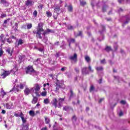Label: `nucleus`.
Returning <instances> with one entry per match:
<instances>
[{"instance_id":"f257e3e1","label":"nucleus","mask_w":130,"mask_h":130,"mask_svg":"<svg viewBox=\"0 0 130 130\" xmlns=\"http://www.w3.org/2000/svg\"><path fill=\"white\" fill-rule=\"evenodd\" d=\"M43 26H44V23L43 22H40L38 24L36 30H33L32 33L36 35V37L38 38L39 39H42V37L41 36L42 32H44V29H43Z\"/></svg>"},{"instance_id":"f03ea898","label":"nucleus","mask_w":130,"mask_h":130,"mask_svg":"<svg viewBox=\"0 0 130 130\" xmlns=\"http://www.w3.org/2000/svg\"><path fill=\"white\" fill-rule=\"evenodd\" d=\"M2 71H3V72L1 74L2 79H6L8 76L11 75V71H6L4 69Z\"/></svg>"},{"instance_id":"7ed1b4c3","label":"nucleus","mask_w":130,"mask_h":130,"mask_svg":"<svg viewBox=\"0 0 130 130\" xmlns=\"http://www.w3.org/2000/svg\"><path fill=\"white\" fill-rule=\"evenodd\" d=\"M25 70H26L25 72L26 75H28L29 73H35V70L33 69V66H28L25 68Z\"/></svg>"},{"instance_id":"20e7f679","label":"nucleus","mask_w":130,"mask_h":130,"mask_svg":"<svg viewBox=\"0 0 130 130\" xmlns=\"http://www.w3.org/2000/svg\"><path fill=\"white\" fill-rule=\"evenodd\" d=\"M70 59L72 60L73 63H76L78 60V55L77 53H74L73 56H71Z\"/></svg>"},{"instance_id":"39448f33","label":"nucleus","mask_w":130,"mask_h":130,"mask_svg":"<svg viewBox=\"0 0 130 130\" xmlns=\"http://www.w3.org/2000/svg\"><path fill=\"white\" fill-rule=\"evenodd\" d=\"M0 4L3 6V7H4V8H8V7L10 6V3L7 0H1Z\"/></svg>"},{"instance_id":"423d86ee","label":"nucleus","mask_w":130,"mask_h":130,"mask_svg":"<svg viewBox=\"0 0 130 130\" xmlns=\"http://www.w3.org/2000/svg\"><path fill=\"white\" fill-rule=\"evenodd\" d=\"M49 33H54V31L52 29L47 28L44 32L42 34V35L45 37V35L49 34Z\"/></svg>"},{"instance_id":"0eeeda50","label":"nucleus","mask_w":130,"mask_h":130,"mask_svg":"<svg viewBox=\"0 0 130 130\" xmlns=\"http://www.w3.org/2000/svg\"><path fill=\"white\" fill-rule=\"evenodd\" d=\"M0 41L3 43V44H5L6 43V38L5 37V35L1 34L0 36Z\"/></svg>"},{"instance_id":"6e6552de","label":"nucleus","mask_w":130,"mask_h":130,"mask_svg":"<svg viewBox=\"0 0 130 130\" xmlns=\"http://www.w3.org/2000/svg\"><path fill=\"white\" fill-rule=\"evenodd\" d=\"M87 67H84L82 68L81 72L82 75H88V74H89V71L87 70Z\"/></svg>"},{"instance_id":"1a4fd4ad","label":"nucleus","mask_w":130,"mask_h":130,"mask_svg":"<svg viewBox=\"0 0 130 130\" xmlns=\"http://www.w3.org/2000/svg\"><path fill=\"white\" fill-rule=\"evenodd\" d=\"M54 10L55 13L58 14L60 11V7L59 5H56L55 6Z\"/></svg>"},{"instance_id":"9d476101","label":"nucleus","mask_w":130,"mask_h":130,"mask_svg":"<svg viewBox=\"0 0 130 130\" xmlns=\"http://www.w3.org/2000/svg\"><path fill=\"white\" fill-rule=\"evenodd\" d=\"M33 99L31 101V103L32 104H36V103H37L38 101V98L35 96H34L33 95H32Z\"/></svg>"},{"instance_id":"9b49d317","label":"nucleus","mask_w":130,"mask_h":130,"mask_svg":"<svg viewBox=\"0 0 130 130\" xmlns=\"http://www.w3.org/2000/svg\"><path fill=\"white\" fill-rule=\"evenodd\" d=\"M31 90H33V88L30 89L28 88H26L24 90V92L25 95H28L29 94H30V93H31Z\"/></svg>"},{"instance_id":"f8f14e48","label":"nucleus","mask_w":130,"mask_h":130,"mask_svg":"<svg viewBox=\"0 0 130 130\" xmlns=\"http://www.w3.org/2000/svg\"><path fill=\"white\" fill-rule=\"evenodd\" d=\"M6 52H7L9 55L12 56L13 55V53H14V50H11L10 48H8L6 50Z\"/></svg>"},{"instance_id":"ddd939ff","label":"nucleus","mask_w":130,"mask_h":130,"mask_svg":"<svg viewBox=\"0 0 130 130\" xmlns=\"http://www.w3.org/2000/svg\"><path fill=\"white\" fill-rule=\"evenodd\" d=\"M52 105L54 106L55 108H56V107H57V99H56V98H54L53 100Z\"/></svg>"},{"instance_id":"4468645a","label":"nucleus","mask_w":130,"mask_h":130,"mask_svg":"<svg viewBox=\"0 0 130 130\" xmlns=\"http://www.w3.org/2000/svg\"><path fill=\"white\" fill-rule=\"evenodd\" d=\"M9 72H11V73H12L13 72H14V73H13V75H16V72H18V67H17L16 66H15L14 68L11 71H9Z\"/></svg>"},{"instance_id":"2eb2a0df","label":"nucleus","mask_w":130,"mask_h":130,"mask_svg":"<svg viewBox=\"0 0 130 130\" xmlns=\"http://www.w3.org/2000/svg\"><path fill=\"white\" fill-rule=\"evenodd\" d=\"M22 129H26L28 130L29 129V123H26V124H22Z\"/></svg>"},{"instance_id":"dca6fc26","label":"nucleus","mask_w":130,"mask_h":130,"mask_svg":"<svg viewBox=\"0 0 130 130\" xmlns=\"http://www.w3.org/2000/svg\"><path fill=\"white\" fill-rule=\"evenodd\" d=\"M6 95H7V92H5L4 89L2 88L1 91V96L2 97V98H4Z\"/></svg>"},{"instance_id":"f3484780","label":"nucleus","mask_w":130,"mask_h":130,"mask_svg":"<svg viewBox=\"0 0 130 130\" xmlns=\"http://www.w3.org/2000/svg\"><path fill=\"white\" fill-rule=\"evenodd\" d=\"M44 118L45 120V123L46 124H49V123H50V119H49V118L47 117V116H45Z\"/></svg>"},{"instance_id":"a211bd4d","label":"nucleus","mask_w":130,"mask_h":130,"mask_svg":"<svg viewBox=\"0 0 130 130\" xmlns=\"http://www.w3.org/2000/svg\"><path fill=\"white\" fill-rule=\"evenodd\" d=\"M67 41L69 43V46L71 47V43H75L74 39H69Z\"/></svg>"},{"instance_id":"6ab92c4d","label":"nucleus","mask_w":130,"mask_h":130,"mask_svg":"<svg viewBox=\"0 0 130 130\" xmlns=\"http://www.w3.org/2000/svg\"><path fill=\"white\" fill-rule=\"evenodd\" d=\"M32 3H33V2H32V1L27 0L25 2V5L27 6H32Z\"/></svg>"},{"instance_id":"aec40b11","label":"nucleus","mask_w":130,"mask_h":130,"mask_svg":"<svg viewBox=\"0 0 130 130\" xmlns=\"http://www.w3.org/2000/svg\"><path fill=\"white\" fill-rule=\"evenodd\" d=\"M35 91H40V85L39 84H35Z\"/></svg>"},{"instance_id":"412c9836","label":"nucleus","mask_w":130,"mask_h":130,"mask_svg":"<svg viewBox=\"0 0 130 130\" xmlns=\"http://www.w3.org/2000/svg\"><path fill=\"white\" fill-rule=\"evenodd\" d=\"M67 10H68V12H73V6L71 5H69L67 7Z\"/></svg>"},{"instance_id":"4be33fe9","label":"nucleus","mask_w":130,"mask_h":130,"mask_svg":"<svg viewBox=\"0 0 130 130\" xmlns=\"http://www.w3.org/2000/svg\"><path fill=\"white\" fill-rule=\"evenodd\" d=\"M85 59L88 63L91 61V58H90L88 55L85 56Z\"/></svg>"},{"instance_id":"5701e85b","label":"nucleus","mask_w":130,"mask_h":130,"mask_svg":"<svg viewBox=\"0 0 130 130\" xmlns=\"http://www.w3.org/2000/svg\"><path fill=\"white\" fill-rule=\"evenodd\" d=\"M29 114L30 116H32V117H34V116H35V112H34V111L33 110H30L29 112Z\"/></svg>"},{"instance_id":"b1692460","label":"nucleus","mask_w":130,"mask_h":130,"mask_svg":"<svg viewBox=\"0 0 130 130\" xmlns=\"http://www.w3.org/2000/svg\"><path fill=\"white\" fill-rule=\"evenodd\" d=\"M46 16L48 18H50L52 16V13L50 12V11H46Z\"/></svg>"},{"instance_id":"393cba45","label":"nucleus","mask_w":130,"mask_h":130,"mask_svg":"<svg viewBox=\"0 0 130 130\" xmlns=\"http://www.w3.org/2000/svg\"><path fill=\"white\" fill-rule=\"evenodd\" d=\"M15 26H13V28H14V31H15V32H17V31H18V23L15 22L14 24Z\"/></svg>"},{"instance_id":"a878e982","label":"nucleus","mask_w":130,"mask_h":130,"mask_svg":"<svg viewBox=\"0 0 130 130\" xmlns=\"http://www.w3.org/2000/svg\"><path fill=\"white\" fill-rule=\"evenodd\" d=\"M13 91L18 92L20 90L18 88H13L12 90L10 91V92H13Z\"/></svg>"},{"instance_id":"bb28decb","label":"nucleus","mask_w":130,"mask_h":130,"mask_svg":"<svg viewBox=\"0 0 130 130\" xmlns=\"http://www.w3.org/2000/svg\"><path fill=\"white\" fill-rule=\"evenodd\" d=\"M22 44H24V42L23 41V40L20 39L18 41V46L22 45Z\"/></svg>"},{"instance_id":"cd10ccee","label":"nucleus","mask_w":130,"mask_h":130,"mask_svg":"<svg viewBox=\"0 0 130 130\" xmlns=\"http://www.w3.org/2000/svg\"><path fill=\"white\" fill-rule=\"evenodd\" d=\"M105 50L107 52H109L110 51H111V50H112L111 47L107 46L105 48Z\"/></svg>"},{"instance_id":"c85d7f7f","label":"nucleus","mask_w":130,"mask_h":130,"mask_svg":"<svg viewBox=\"0 0 130 130\" xmlns=\"http://www.w3.org/2000/svg\"><path fill=\"white\" fill-rule=\"evenodd\" d=\"M23 58H24V57L22 55H19V60L18 61L19 62L21 63L22 61H23Z\"/></svg>"},{"instance_id":"c756f323","label":"nucleus","mask_w":130,"mask_h":130,"mask_svg":"<svg viewBox=\"0 0 130 130\" xmlns=\"http://www.w3.org/2000/svg\"><path fill=\"white\" fill-rule=\"evenodd\" d=\"M21 120L22 122V124H25V123H26V122H27V119L25 118L24 117H22Z\"/></svg>"},{"instance_id":"7c9ffc66","label":"nucleus","mask_w":130,"mask_h":130,"mask_svg":"<svg viewBox=\"0 0 130 130\" xmlns=\"http://www.w3.org/2000/svg\"><path fill=\"white\" fill-rule=\"evenodd\" d=\"M67 27L68 30H73L74 29V27L71 25H67Z\"/></svg>"},{"instance_id":"2f4dec72","label":"nucleus","mask_w":130,"mask_h":130,"mask_svg":"<svg viewBox=\"0 0 130 130\" xmlns=\"http://www.w3.org/2000/svg\"><path fill=\"white\" fill-rule=\"evenodd\" d=\"M41 96H42L43 97H45V96H46V95H47V92L46 91H42L41 93Z\"/></svg>"},{"instance_id":"473e14b6","label":"nucleus","mask_w":130,"mask_h":130,"mask_svg":"<svg viewBox=\"0 0 130 130\" xmlns=\"http://www.w3.org/2000/svg\"><path fill=\"white\" fill-rule=\"evenodd\" d=\"M63 101H64V99H61V98H60L59 99V106H60V104L61 103H62V102H63Z\"/></svg>"},{"instance_id":"72a5a7b5","label":"nucleus","mask_w":130,"mask_h":130,"mask_svg":"<svg viewBox=\"0 0 130 130\" xmlns=\"http://www.w3.org/2000/svg\"><path fill=\"white\" fill-rule=\"evenodd\" d=\"M6 107L7 109H12V106L10 105L9 104H6Z\"/></svg>"},{"instance_id":"f704fd0d","label":"nucleus","mask_w":130,"mask_h":130,"mask_svg":"<svg viewBox=\"0 0 130 130\" xmlns=\"http://www.w3.org/2000/svg\"><path fill=\"white\" fill-rule=\"evenodd\" d=\"M95 69L96 71H103V67H96Z\"/></svg>"},{"instance_id":"c9c22d12","label":"nucleus","mask_w":130,"mask_h":130,"mask_svg":"<svg viewBox=\"0 0 130 130\" xmlns=\"http://www.w3.org/2000/svg\"><path fill=\"white\" fill-rule=\"evenodd\" d=\"M44 103L45 104H48L49 103V100L48 99H46L44 100Z\"/></svg>"},{"instance_id":"e433bc0d","label":"nucleus","mask_w":130,"mask_h":130,"mask_svg":"<svg viewBox=\"0 0 130 130\" xmlns=\"http://www.w3.org/2000/svg\"><path fill=\"white\" fill-rule=\"evenodd\" d=\"M26 25H27V28L28 29H31L32 28V24L28 23V24H26Z\"/></svg>"},{"instance_id":"4c0bfd02","label":"nucleus","mask_w":130,"mask_h":130,"mask_svg":"<svg viewBox=\"0 0 130 130\" xmlns=\"http://www.w3.org/2000/svg\"><path fill=\"white\" fill-rule=\"evenodd\" d=\"M56 86H58L59 87H61V85H60V83H59V81L57 79V81L55 83Z\"/></svg>"},{"instance_id":"58836bf2","label":"nucleus","mask_w":130,"mask_h":130,"mask_svg":"<svg viewBox=\"0 0 130 130\" xmlns=\"http://www.w3.org/2000/svg\"><path fill=\"white\" fill-rule=\"evenodd\" d=\"M37 14H38L37 11L35 10L32 14V15L35 17V18H36V17H37Z\"/></svg>"},{"instance_id":"ea45409f","label":"nucleus","mask_w":130,"mask_h":130,"mask_svg":"<svg viewBox=\"0 0 130 130\" xmlns=\"http://www.w3.org/2000/svg\"><path fill=\"white\" fill-rule=\"evenodd\" d=\"M35 94H36V97H40V94L38 92V91H35Z\"/></svg>"},{"instance_id":"a19ab883","label":"nucleus","mask_w":130,"mask_h":130,"mask_svg":"<svg viewBox=\"0 0 130 130\" xmlns=\"http://www.w3.org/2000/svg\"><path fill=\"white\" fill-rule=\"evenodd\" d=\"M106 9H107V6L103 7L102 11L103 13H105V12H106Z\"/></svg>"},{"instance_id":"79ce46f5","label":"nucleus","mask_w":130,"mask_h":130,"mask_svg":"<svg viewBox=\"0 0 130 130\" xmlns=\"http://www.w3.org/2000/svg\"><path fill=\"white\" fill-rule=\"evenodd\" d=\"M7 42L9 44L13 43V41L10 38L7 39Z\"/></svg>"},{"instance_id":"37998d69","label":"nucleus","mask_w":130,"mask_h":130,"mask_svg":"<svg viewBox=\"0 0 130 130\" xmlns=\"http://www.w3.org/2000/svg\"><path fill=\"white\" fill-rule=\"evenodd\" d=\"M101 63L103 64H105V63H106V60H105V59H103V60H101Z\"/></svg>"},{"instance_id":"c03bdc74","label":"nucleus","mask_w":130,"mask_h":130,"mask_svg":"<svg viewBox=\"0 0 130 130\" xmlns=\"http://www.w3.org/2000/svg\"><path fill=\"white\" fill-rule=\"evenodd\" d=\"M86 2L84 1H80V4L81 6H85V5H86Z\"/></svg>"},{"instance_id":"a18cd8bd","label":"nucleus","mask_w":130,"mask_h":130,"mask_svg":"<svg viewBox=\"0 0 130 130\" xmlns=\"http://www.w3.org/2000/svg\"><path fill=\"white\" fill-rule=\"evenodd\" d=\"M74 96V92H73V90H70V98H72Z\"/></svg>"},{"instance_id":"49530a36","label":"nucleus","mask_w":130,"mask_h":130,"mask_svg":"<svg viewBox=\"0 0 130 130\" xmlns=\"http://www.w3.org/2000/svg\"><path fill=\"white\" fill-rule=\"evenodd\" d=\"M3 54H4V50H3V49H0V57H2L3 56Z\"/></svg>"},{"instance_id":"de8ad7c7","label":"nucleus","mask_w":130,"mask_h":130,"mask_svg":"<svg viewBox=\"0 0 130 130\" xmlns=\"http://www.w3.org/2000/svg\"><path fill=\"white\" fill-rule=\"evenodd\" d=\"M6 17H7V14H6V13H2L1 14V17L3 19V18H6Z\"/></svg>"},{"instance_id":"09e8293b","label":"nucleus","mask_w":130,"mask_h":130,"mask_svg":"<svg viewBox=\"0 0 130 130\" xmlns=\"http://www.w3.org/2000/svg\"><path fill=\"white\" fill-rule=\"evenodd\" d=\"M72 120L74 122H75V121H76V120H77V117H76V115H74L73 116Z\"/></svg>"},{"instance_id":"8fccbe9b","label":"nucleus","mask_w":130,"mask_h":130,"mask_svg":"<svg viewBox=\"0 0 130 130\" xmlns=\"http://www.w3.org/2000/svg\"><path fill=\"white\" fill-rule=\"evenodd\" d=\"M88 70L91 72L93 73V72H94V70H93L92 69V67H91V66L89 65L88 66Z\"/></svg>"},{"instance_id":"3c124183","label":"nucleus","mask_w":130,"mask_h":130,"mask_svg":"<svg viewBox=\"0 0 130 130\" xmlns=\"http://www.w3.org/2000/svg\"><path fill=\"white\" fill-rule=\"evenodd\" d=\"M10 18L7 19V20H5L4 22V24H7L8 22H10Z\"/></svg>"},{"instance_id":"603ef678","label":"nucleus","mask_w":130,"mask_h":130,"mask_svg":"<svg viewBox=\"0 0 130 130\" xmlns=\"http://www.w3.org/2000/svg\"><path fill=\"white\" fill-rule=\"evenodd\" d=\"M94 89H95L94 87V86L91 85V86H90V92H92V91H93V90H94Z\"/></svg>"},{"instance_id":"864d4df0","label":"nucleus","mask_w":130,"mask_h":130,"mask_svg":"<svg viewBox=\"0 0 130 130\" xmlns=\"http://www.w3.org/2000/svg\"><path fill=\"white\" fill-rule=\"evenodd\" d=\"M20 89H24V85L22 83H20Z\"/></svg>"},{"instance_id":"5fc2aeb1","label":"nucleus","mask_w":130,"mask_h":130,"mask_svg":"<svg viewBox=\"0 0 130 130\" xmlns=\"http://www.w3.org/2000/svg\"><path fill=\"white\" fill-rule=\"evenodd\" d=\"M57 16H58V14L56 13V15H53V18L54 19V20H56V19H57Z\"/></svg>"},{"instance_id":"6e6d98bb","label":"nucleus","mask_w":130,"mask_h":130,"mask_svg":"<svg viewBox=\"0 0 130 130\" xmlns=\"http://www.w3.org/2000/svg\"><path fill=\"white\" fill-rule=\"evenodd\" d=\"M55 57H56V58L59 57V53L58 52H56V54L55 55Z\"/></svg>"},{"instance_id":"4d7b16f0","label":"nucleus","mask_w":130,"mask_h":130,"mask_svg":"<svg viewBox=\"0 0 130 130\" xmlns=\"http://www.w3.org/2000/svg\"><path fill=\"white\" fill-rule=\"evenodd\" d=\"M61 86H56V92H58V91H59V88H60Z\"/></svg>"},{"instance_id":"13d9d810","label":"nucleus","mask_w":130,"mask_h":130,"mask_svg":"<svg viewBox=\"0 0 130 130\" xmlns=\"http://www.w3.org/2000/svg\"><path fill=\"white\" fill-rule=\"evenodd\" d=\"M121 104H123V105H124L126 102L125 101H120Z\"/></svg>"},{"instance_id":"bf43d9fd","label":"nucleus","mask_w":130,"mask_h":130,"mask_svg":"<svg viewBox=\"0 0 130 130\" xmlns=\"http://www.w3.org/2000/svg\"><path fill=\"white\" fill-rule=\"evenodd\" d=\"M20 117H21V118H22V117H24V114H23V113L21 112L20 114L19 115Z\"/></svg>"},{"instance_id":"052dcab7","label":"nucleus","mask_w":130,"mask_h":130,"mask_svg":"<svg viewBox=\"0 0 130 130\" xmlns=\"http://www.w3.org/2000/svg\"><path fill=\"white\" fill-rule=\"evenodd\" d=\"M75 72L77 73H79V72H80V70H79V68H75Z\"/></svg>"},{"instance_id":"680f3d73","label":"nucleus","mask_w":130,"mask_h":130,"mask_svg":"<svg viewBox=\"0 0 130 130\" xmlns=\"http://www.w3.org/2000/svg\"><path fill=\"white\" fill-rule=\"evenodd\" d=\"M82 31H79V34L77 35V36H82Z\"/></svg>"},{"instance_id":"e2e57ef3","label":"nucleus","mask_w":130,"mask_h":130,"mask_svg":"<svg viewBox=\"0 0 130 130\" xmlns=\"http://www.w3.org/2000/svg\"><path fill=\"white\" fill-rule=\"evenodd\" d=\"M41 130H47V127L45 126V127H43Z\"/></svg>"},{"instance_id":"0e129e2a","label":"nucleus","mask_w":130,"mask_h":130,"mask_svg":"<svg viewBox=\"0 0 130 130\" xmlns=\"http://www.w3.org/2000/svg\"><path fill=\"white\" fill-rule=\"evenodd\" d=\"M39 60H40V58H38L37 59H36L34 61V62H38V61H39Z\"/></svg>"},{"instance_id":"69168bd1","label":"nucleus","mask_w":130,"mask_h":130,"mask_svg":"<svg viewBox=\"0 0 130 130\" xmlns=\"http://www.w3.org/2000/svg\"><path fill=\"white\" fill-rule=\"evenodd\" d=\"M14 116H16V117H19V116H20V115H19L18 114L15 113L14 114Z\"/></svg>"},{"instance_id":"338daca9","label":"nucleus","mask_w":130,"mask_h":130,"mask_svg":"<svg viewBox=\"0 0 130 130\" xmlns=\"http://www.w3.org/2000/svg\"><path fill=\"white\" fill-rule=\"evenodd\" d=\"M39 7H40V9H42L43 8V5H42V4H40V5H39Z\"/></svg>"},{"instance_id":"774afa93","label":"nucleus","mask_w":130,"mask_h":130,"mask_svg":"<svg viewBox=\"0 0 130 130\" xmlns=\"http://www.w3.org/2000/svg\"><path fill=\"white\" fill-rule=\"evenodd\" d=\"M2 113L3 114H5V113H6V110H3L2 111Z\"/></svg>"}]
</instances>
